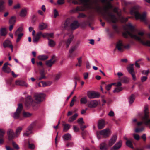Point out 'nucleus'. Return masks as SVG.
I'll return each mask as SVG.
<instances>
[{"label": "nucleus", "instance_id": "nucleus-1", "mask_svg": "<svg viewBox=\"0 0 150 150\" xmlns=\"http://www.w3.org/2000/svg\"><path fill=\"white\" fill-rule=\"evenodd\" d=\"M124 28L125 30V32L123 33L124 37L127 38L129 35L132 38L139 41L143 45L150 47V41L145 40L144 37H143L144 33L142 31L139 32L137 34H136L134 28L131 23L126 25Z\"/></svg>", "mask_w": 150, "mask_h": 150}, {"label": "nucleus", "instance_id": "nucleus-2", "mask_svg": "<svg viewBox=\"0 0 150 150\" xmlns=\"http://www.w3.org/2000/svg\"><path fill=\"white\" fill-rule=\"evenodd\" d=\"M138 8V6L133 7L131 10L130 13L132 15H134L136 19H139L141 21L145 22L146 21V13L144 12L142 14H140L137 11Z\"/></svg>", "mask_w": 150, "mask_h": 150}, {"label": "nucleus", "instance_id": "nucleus-3", "mask_svg": "<svg viewBox=\"0 0 150 150\" xmlns=\"http://www.w3.org/2000/svg\"><path fill=\"white\" fill-rule=\"evenodd\" d=\"M45 95L43 93H36L34 95L35 100V103H39L42 101Z\"/></svg>", "mask_w": 150, "mask_h": 150}, {"label": "nucleus", "instance_id": "nucleus-4", "mask_svg": "<svg viewBox=\"0 0 150 150\" xmlns=\"http://www.w3.org/2000/svg\"><path fill=\"white\" fill-rule=\"evenodd\" d=\"M18 105V107L16 111L14 113L13 115V117L15 119H18L20 118V115L23 108L22 104H19Z\"/></svg>", "mask_w": 150, "mask_h": 150}, {"label": "nucleus", "instance_id": "nucleus-5", "mask_svg": "<svg viewBox=\"0 0 150 150\" xmlns=\"http://www.w3.org/2000/svg\"><path fill=\"white\" fill-rule=\"evenodd\" d=\"M87 95L89 98L93 99L98 98L100 96V94L98 92L90 91L87 92Z\"/></svg>", "mask_w": 150, "mask_h": 150}, {"label": "nucleus", "instance_id": "nucleus-6", "mask_svg": "<svg viewBox=\"0 0 150 150\" xmlns=\"http://www.w3.org/2000/svg\"><path fill=\"white\" fill-rule=\"evenodd\" d=\"M36 122H33L27 128L26 131L23 133V135L24 136H28L32 133V129L35 126Z\"/></svg>", "mask_w": 150, "mask_h": 150}, {"label": "nucleus", "instance_id": "nucleus-7", "mask_svg": "<svg viewBox=\"0 0 150 150\" xmlns=\"http://www.w3.org/2000/svg\"><path fill=\"white\" fill-rule=\"evenodd\" d=\"M124 44L123 41L121 40H119L117 42L115 48L120 52H122L124 50Z\"/></svg>", "mask_w": 150, "mask_h": 150}, {"label": "nucleus", "instance_id": "nucleus-8", "mask_svg": "<svg viewBox=\"0 0 150 150\" xmlns=\"http://www.w3.org/2000/svg\"><path fill=\"white\" fill-rule=\"evenodd\" d=\"M111 133L110 129L108 128L101 130L99 132V134L105 137H108L111 134Z\"/></svg>", "mask_w": 150, "mask_h": 150}, {"label": "nucleus", "instance_id": "nucleus-9", "mask_svg": "<svg viewBox=\"0 0 150 150\" xmlns=\"http://www.w3.org/2000/svg\"><path fill=\"white\" fill-rule=\"evenodd\" d=\"M7 134L8 135V139L9 140L16 138L15 133L14 134L13 130L11 129H9L7 132Z\"/></svg>", "mask_w": 150, "mask_h": 150}, {"label": "nucleus", "instance_id": "nucleus-10", "mask_svg": "<svg viewBox=\"0 0 150 150\" xmlns=\"http://www.w3.org/2000/svg\"><path fill=\"white\" fill-rule=\"evenodd\" d=\"M106 125L105 120L103 119H100L99 120L98 122V127L99 129L103 128Z\"/></svg>", "mask_w": 150, "mask_h": 150}, {"label": "nucleus", "instance_id": "nucleus-11", "mask_svg": "<svg viewBox=\"0 0 150 150\" xmlns=\"http://www.w3.org/2000/svg\"><path fill=\"white\" fill-rule=\"evenodd\" d=\"M98 104V102L97 100H92L89 102L87 105L90 108H93L96 107Z\"/></svg>", "mask_w": 150, "mask_h": 150}, {"label": "nucleus", "instance_id": "nucleus-12", "mask_svg": "<svg viewBox=\"0 0 150 150\" xmlns=\"http://www.w3.org/2000/svg\"><path fill=\"white\" fill-rule=\"evenodd\" d=\"M33 100L31 96H28L26 99L25 105L28 107L31 105L33 107H34V106L33 104Z\"/></svg>", "mask_w": 150, "mask_h": 150}, {"label": "nucleus", "instance_id": "nucleus-13", "mask_svg": "<svg viewBox=\"0 0 150 150\" xmlns=\"http://www.w3.org/2000/svg\"><path fill=\"white\" fill-rule=\"evenodd\" d=\"M41 35L42 32H39L37 33L34 36L33 38V42L34 43L37 42L41 36Z\"/></svg>", "mask_w": 150, "mask_h": 150}, {"label": "nucleus", "instance_id": "nucleus-14", "mask_svg": "<svg viewBox=\"0 0 150 150\" xmlns=\"http://www.w3.org/2000/svg\"><path fill=\"white\" fill-rule=\"evenodd\" d=\"M79 25L77 21L75 20L70 25V27L72 30H74L77 28Z\"/></svg>", "mask_w": 150, "mask_h": 150}, {"label": "nucleus", "instance_id": "nucleus-15", "mask_svg": "<svg viewBox=\"0 0 150 150\" xmlns=\"http://www.w3.org/2000/svg\"><path fill=\"white\" fill-rule=\"evenodd\" d=\"M117 139V136L115 135H113L109 141V145L110 146H112L115 143Z\"/></svg>", "mask_w": 150, "mask_h": 150}, {"label": "nucleus", "instance_id": "nucleus-16", "mask_svg": "<svg viewBox=\"0 0 150 150\" xmlns=\"http://www.w3.org/2000/svg\"><path fill=\"white\" fill-rule=\"evenodd\" d=\"M71 21V18H68L64 22V23L62 24V26L63 27L66 28L68 27Z\"/></svg>", "mask_w": 150, "mask_h": 150}, {"label": "nucleus", "instance_id": "nucleus-17", "mask_svg": "<svg viewBox=\"0 0 150 150\" xmlns=\"http://www.w3.org/2000/svg\"><path fill=\"white\" fill-rule=\"evenodd\" d=\"M27 9L25 8H23L21 11L19 16L21 17L24 18L27 14Z\"/></svg>", "mask_w": 150, "mask_h": 150}, {"label": "nucleus", "instance_id": "nucleus-18", "mask_svg": "<svg viewBox=\"0 0 150 150\" xmlns=\"http://www.w3.org/2000/svg\"><path fill=\"white\" fill-rule=\"evenodd\" d=\"M11 45H12L11 41L8 40H5L3 43V46L5 48L8 47H10Z\"/></svg>", "mask_w": 150, "mask_h": 150}, {"label": "nucleus", "instance_id": "nucleus-19", "mask_svg": "<svg viewBox=\"0 0 150 150\" xmlns=\"http://www.w3.org/2000/svg\"><path fill=\"white\" fill-rule=\"evenodd\" d=\"M73 38V36L72 35H71L70 36V37L65 41V43L67 48H68L69 47Z\"/></svg>", "mask_w": 150, "mask_h": 150}, {"label": "nucleus", "instance_id": "nucleus-20", "mask_svg": "<svg viewBox=\"0 0 150 150\" xmlns=\"http://www.w3.org/2000/svg\"><path fill=\"white\" fill-rule=\"evenodd\" d=\"M55 61V60H54L53 58H52L51 59L46 61L45 64L48 67H50L54 63Z\"/></svg>", "mask_w": 150, "mask_h": 150}, {"label": "nucleus", "instance_id": "nucleus-21", "mask_svg": "<svg viewBox=\"0 0 150 150\" xmlns=\"http://www.w3.org/2000/svg\"><path fill=\"white\" fill-rule=\"evenodd\" d=\"M15 84L17 85L20 86H27V84L25 83L24 81L22 80H17L15 82Z\"/></svg>", "mask_w": 150, "mask_h": 150}, {"label": "nucleus", "instance_id": "nucleus-22", "mask_svg": "<svg viewBox=\"0 0 150 150\" xmlns=\"http://www.w3.org/2000/svg\"><path fill=\"white\" fill-rule=\"evenodd\" d=\"M122 141L120 140L118 142L116 143L113 146V148L115 150H117L120 148L122 145Z\"/></svg>", "mask_w": 150, "mask_h": 150}, {"label": "nucleus", "instance_id": "nucleus-23", "mask_svg": "<svg viewBox=\"0 0 150 150\" xmlns=\"http://www.w3.org/2000/svg\"><path fill=\"white\" fill-rule=\"evenodd\" d=\"M7 34L6 29L5 27L1 28L0 29V34L3 36H5Z\"/></svg>", "mask_w": 150, "mask_h": 150}, {"label": "nucleus", "instance_id": "nucleus-24", "mask_svg": "<svg viewBox=\"0 0 150 150\" xmlns=\"http://www.w3.org/2000/svg\"><path fill=\"white\" fill-rule=\"evenodd\" d=\"M4 0H0V12H2L5 10Z\"/></svg>", "mask_w": 150, "mask_h": 150}, {"label": "nucleus", "instance_id": "nucleus-25", "mask_svg": "<svg viewBox=\"0 0 150 150\" xmlns=\"http://www.w3.org/2000/svg\"><path fill=\"white\" fill-rule=\"evenodd\" d=\"M23 129V127H18L16 129L15 131L16 137H17L20 135Z\"/></svg>", "mask_w": 150, "mask_h": 150}, {"label": "nucleus", "instance_id": "nucleus-26", "mask_svg": "<svg viewBox=\"0 0 150 150\" xmlns=\"http://www.w3.org/2000/svg\"><path fill=\"white\" fill-rule=\"evenodd\" d=\"M47 27V25L46 23H40L38 26V28L39 30H42L46 29Z\"/></svg>", "mask_w": 150, "mask_h": 150}, {"label": "nucleus", "instance_id": "nucleus-27", "mask_svg": "<svg viewBox=\"0 0 150 150\" xmlns=\"http://www.w3.org/2000/svg\"><path fill=\"white\" fill-rule=\"evenodd\" d=\"M78 116V114L77 113L75 114L73 116L69 118L68 120V122L70 123L76 120Z\"/></svg>", "mask_w": 150, "mask_h": 150}, {"label": "nucleus", "instance_id": "nucleus-28", "mask_svg": "<svg viewBox=\"0 0 150 150\" xmlns=\"http://www.w3.org/2000/svg\"><path fill=\"white\" fill-rule=\"evenodd\" d=\"M134 65L133 64H131L127 68L128 71L131 74L134 73V69L133 67Z\"/></svg>", "mask_w": 150, "mask_h": 150}, {"label": "nucleus", "instance_id": "nucleus-29", "mask_svg": "<svg viewBox=\"0 0 150 150\" xmlns=\"http://www.w3.org/2000/svg\"><path fill=\"white\" fill-rule=\"evenodd\" d=\"M99 147L100 150H106L107 149V144L105 142L101 143Z\"/></svg>", "mask_w": 150, "mask_h": 150}, {"label": "nucleus", "instance_id": "nucleus-30", "mask_svg": "<svg viewBox=\"0 0 150 150\" xmlns=\"http://www.w3.org/2000/svg\"><path fill=\"white\" fill-rule=\"evenodd\" d=\"M40 76L38 78V79L39 80H41L43 79L46 78L44 70H42L40 71Z\"/></svg>", "mask_w": 150, "mask_h": 150}, {"label": "nucleus", "instance_id": "nucleus-31", "mask_svg": "<svg viewBox=\"0 0 150 150\" xmlns=\"http://www.w3.org/2000/svg\"><path fill=\"white\" fill-rule=\"evenodd\" d=\"M16 21V18L15 16H12L11 17L9 21L10 24L14 25Z\"/></svg>", "mask_w": 150, "mask_h": 150}, {"label": "nucleus", "instance_id": "nucleus-32", "mask_svg": "<svg viewBox=\"0 0 150 150\" xmlns=\"http://www.w3.org/2000/svg\"><path fill=\"white\" fill-rule=\"evenodd\" d=\"M23 30V28L22 27H19L15 32L14 35L16 36V35H19L20 34H23L21 32Z\"/></svg>", "mask_w": 150, "mask_h": 150}, {"label": "nucleus", "instance_id": "nucleus-33", "mask_svg": "<svg viewBox=\"0 0 150 150\" xmlns=\"http://www.w3.org/2000/svg\"><path fill=\"white\" fill-rule=\"evenodd\" d=\"M63 126H64L63 130L65 132L67 131L71 127V125L69 124H63Z\"/></svg>", "mask_w": 150, "mask_h": 150}, {"label": "nucleus", "instance_id": "nucleus-34", "mask_svg": "<svg viewBox=\"0 0 150 150\" xmlns=\"http://www.w3.org/2000/svg\"><path fill=\"white\" fill-rule=\"evenodd\" d=\"M48 44L49 46L50 47H54L55 45V42L52 40H50L48 38Z\"/></svg>", "mask_w": 150, "mask_h": 150}, {"label": "nucleus", "instance_id": "nucleus-35", "mask_svg": "<svg viewBox=\"0 0 150 150\" xmlns=\"http://www.w3.org/2000/svg\"><path fill=\"white\" fill-rule=\"evenodd\" d=\"M71 136L69 133H67L63 136L64 140H69L71 139Z\"/></svg>", "mask_w": 150, "mask_h": 150}, {"label": "nucleus", "instance_id": "nucleus-36", "mask_svg": "<svg viewBox=\"0 0 150 150\" xmlns=\"http://www.w3.org/2000/svg\"><path fill=\"white\" fill-rule=\"evenodd\" d=\"M81 104H86L87 102V97L86 96L81 98L80 100Z\"/></svg>", "mask_w": 150, "mask_h": 150}, {"label": "nucleus", "instance_id": "nucleus-37", "mask_svg": "<svg viewBox=\"0 0 150 150\" xmlns=\"http://www.w3.org/2000/svg\"><path fill=\"white\" fill-rule=\"evenodd\" d=\"M48 56L45 55H41L38 56V58L40 60H45L48 58Z\"/></svg>", "mask_w": 150, "mask_h": 150}, {"label": "nucleus", "instance_id": "nucleus-38", "mask_svg": "<svg viewBox=\"0 0 150 150\" xmlns=\"http://www.w3.org/2000/svg\"><path fill=\"white\" fill-rule=\"evenodd\" d=\"M135 99V96L133 94L131 95L128 98L129 104H132L134 102Z\"/></svg>", "mask_w": 150, "mask_h": 150}, {"label": "nucleus", "instance_id": "nucleus-39", "mask_svg": "<svg viewBox=\"0 0 150 150\" xmlns=\"http://www.w3.org/2000/svg\"><path fill=\"white\" fill-rule=\"evenodd\" d=\"M62 72H59L57 73L55 76V79L56 80H58L62 76Z\"/></svg>", "mask_w": 150, "mask_h": 150}, {"label": "nucleus", "instance_id": "nucleus-40", "mask_svg": "<svg viewBox=\"0 0 150 150\" xmlns=\"http://www.w3.org/2000/svg\"><path fill=\"white\" fill-rule=\"evenodd\" d=\"M132 140L130 139V140H127V141L126 142V145L130 148H133L132 144Z\"/></svg>", "mask_w": 150, "mask_h": 150}, {"label": "nucleus", "instance_id": "nucleus-41", "mask_svg": "<svg viewBox=\"0 0 150 150\" xmlns=\"http://www.w3.org/2000/svg\"><path fill=\"white\" fill-rule=\"evenodd\" d=\"M23 115L24 117H28L31 116L32 114L28 112H23Z\"/></svg>", "mask_w": 150, "mask_h": 150}, {"label": "nucleus", "instance_id": "nucleus-42", "mask_svg": "<svg viewBox=\"0 0 150 150\" xmlns=\"http://www.w3.org/2000/svg\"><path fill=\"white\" fill-rule=\"evenodd\" d=\"M82 57H80L77 58L78 63L76 65V66H78L79 67H81V66L82 63Z\"/></svg>", "mask_w": 150, "mask_h": 150}, {"label": "nucleus", "instance_id": "nucleus-43", "mask_svg": "<svg viewBox=\"0 0 150 150\" xmlns=\"http://www.w3.org/2000/svg\"><path fill=\"white\" fill-rule=\"evenodd\" d=\"M123 89V88L122 87H117L113 91V92L114 93H117L118 92L121 91H122Z\"/></svg>", "mask_w": 150, "mask_h": 150}, {"label": "nucleus", "instance_id": "nucleus-44", "mask_svg": "<svg viewBox=\"0 0 150 150\" xmlns=\"http://www.w3.org/2000/svg\"><path fill=\"white\" fill-rule=\"evenodd\" d=\"M12 144L13 147L16 149L18 150L19 149V147L18 145L14 141L12 142Z\"/></svg>", "mask_w": 150, "mask_h": 150}, {"label": "nucleus", "instance_id": "nucleus-45", "mask_svg": "<svg viewBox=\"0 0 150 150\" xmlns=\"http://www.w3.org/2000/svg\"><path fill=\"white\" fill-rule=\"evenodd\" d=\"M5 133V131L3 129H0V138H4Z\"/></svg>", "mask_w": 150, "mask_h": 150}, {"label": "nucleus", "instance_id": "nucleus-46", "mask_svg": "<svg viewBox=\"0 0 150 150\" xmlns=\"http://www.w3.org/2000/svg\"><path fill=\"white\" fill-rule=\"evenodd\" d=\"M23 35V34H19V35H16V37H17V38L16 40V42H18L21 39V37H22V36Z\"/></svg>", "mask_w": 150, "mask_h": 150}, {"label": "nucleus", "instance_id": "nucleus-47", "mask_svg": "<svg viewBox=\"0 0 150 150\" xmlns=\"http://www.w3.org/2000/svg\"><path fill=\"white\" fill-rule=\"evenodd\" d=\"M8 65H9V64L8 62L4 64L2 68V70L3 71H6V69L8 67Z\"/></svg>", "mask_w": 150, "mask_h": 150}, {"label": "nucleus", "instance_id": "nucleus-48", "mask_svg": "<svg viewBox=\"0 0 150 150\" xmlns=\"http://www.w3.org/2000/svg\"><path fill=\"white\" fill-rule=\"evenodd\" d=\"M28 147L29 149L31 150L34 149L35 148V146L33 144H30L29 142L28 143Z\"/></svg>", "mask_w": 150, "mask_h": 150}, {"label": "nucleus", "instance_id": "nucleus-49", "mask_svg": "<svg viewBox=\"0 0 150 150\" xmlns=\"http://www.w3.org/2000/svg\"><path fill=\"white\" fill-rule=\"evenodd\" d=\"M129 18V17L125 18L124 17H122L120 18V20L122 22H125L127 21Z\"/></svg>", "mask_w": 150, "mask_h": 150}, {"label": "nucleus", "instance_id": "nucleus-50", "mask_svg": "<svg viewBox=\"0 0 150 150\" xmlns=\"http://www.w3.org/2000/svg\"><path fill=\"white\" fill-rule=\"evenodd\" d=\"M76 49V47L75 46L71 47L69 50V52L72 53L74 50Z\"/></svg>", "mask_w": 150, "mask_h": 150}, {"label": "nucleus", "instance_id": "nucleus-51", "mask_svg": "<svg viewBox=\"0 0 150 150\" xmlns=\"http://www.w3.org/2000/svg\"><path fill=\"white\" fill-rule=\"evenodd\" d=\"M74 145V143L72 142H69L66 144V146L68 147H73Z\"/></svg>", "mask_w": 150, "mask_h": 150}, {"label": "nucleus", "instance_id": "nucleus-52", "mask_svg": "<svg viewBox=\"0 0 150 150\" xmlns=\"http://www.w3.org/2000/svg\"><path fill=\"white\" fill-rule=\"evenodd\" d=\"M77 122L78 123L80 124H82L83 123H84L83 119L82 118H81L78 119L77 120Z\"/></svg>", "mask_w": 150, "mask_h": 150}, {"label": "nucleus", "instance_id": "nucleus-53", "mask_svg": "<svg viewBox=\"0 0 150 150\" xmlns=\"http://www.w3.org/2000/svg\"><path fill=\"white\" fill-rule=\"evenodd\" d=\"M134 138L136 140H139V136L138 134L134 133L133 134Z\"/></svg>", "mask_w": 150, "mask_h": 150}, {"label": "nucleus", "instance_id": "nucleus-54", "mask_svg": "<svg viewBox=\"0 0 150 150\" xmlns=\"http://www.w3.org/2000/svg\"><path fill=\"white\" fill-rule=\"evenodd\" d=\"M54 18H56L59 15L56 9L54 10Z\"/></svg>", "mask_w": 150, "mask_h": 150}, {"label": "nucleus", "instance_id": "nucleus-55", "mask_svg": "<svg viewBox=\"0 0 150 150\" xmlns=\"http://www.w3.org/2000/svg\"><path fill=\"white\" fill-rule=\"evenodd\" d=\"M149 73V70L148 69L147 70H143L142 71V73L143 75H147Z\"/></svg>", "mask_w": 150, "mask_h": 150}, {"label": "nucleus", "instance_id": "nucleus-56", "mask_svg": "<svg viewBox=\"0 0 150 150\" xmlns=\"http://www.w3.org/2000/svg\"><path fill=\"white\" fill-rule=\"evenodd\" d=\"M113 11L116 13H117L118 16H120V14L119 13L118 11V8H115L113 10Z\"/></svg>", "mask_w": 150, "mask_h": 150}, {"label": "nucleus", "instance_id": "nucleus-57", "mask_svg": "<svg viewBox=\"0 0 150 150\" xmlns=\"http://www.w3.org/2000/svg\"><path fill=\"white\" fill-rule=\"evenodd\" d=\"M144 129V128L143 127H142L141 128H137L135 129V132H138L143 131Z\"/></svg>", "mask_w": 150, "mask_h": 150}, {"label": "nucleus", "instance_id": "nucleus-58", "mask_svg": "<svg viewBox=\"0 0 150 150\" xmlns=\"http://www.w3.org/2000/svg\"><path fill=\"white\" fill-rule=\"evenodd\" d=\"M86 15L83 13H79V16H78V18H83L85 17Z\"/></svg>", "mask_w": 150, "mask_h": 150}, {"label": "nucleus", "instance_id": "nucleus-59", "mask_svg": "<svg viewBox=\"0 0 150 150\" xmlns=\"http://www.w3.org/2000/svg\"><path fill=\"white\" fill-rule=\"evenodd\" d=\"M73 129L75 132H78L79 130V128L76 126L75 125L73 126Z\"/></svg>", "mask_w": 150, "mask_h": 150}, {"label": "nucleus", "instance_id": "nucleus-60", "mask_svg": "<svg viewBox=\"0 0 150 150\" xmlns=\"http://www.w3.org/2000/svg\"><path fill=\"white\" fill-rule=\"evenodd\" d=\"M112 86L111 85V84L108 85L106 86L105 87V88L107 90L109 91L110 89L112 87Z\"/></svg>", "mask_w": 150, "mask_h": 150}, {"label": "nucleus", "instance_id": "nucleus-61", "mask_svg": "<svg viewBox=\"0 0 150 150\" xmlns=\"http://www.w3.org/2000/svg\"><path fill=\"white\" fill-rule=\"evenodd\" d=\"M147 76H142L141 78V80L142 82L145 81L147 79Z\"/></svg>", "mask_w": 150, "mask_h": 150}, {"label": "nucleus", "instance_id": "nucleus-62", "mask_svg": "<svg viewBox=\"0 0 150 150\" xmlns=\"http://www.w3.org/2000/svg\"><path fill=\"white\" fill-rule=\"evenodd\" d=\"M88 72H86L84 73L83 76L85 79H87L88 77Z\"/></svg>", "mask_w": 150, "mask_h": 150}, {"label": "nucleus", "instance_id": "nucleus-63", "mask_svg": "<svg viewBox=\"0 0 150 150\" xmlns=\"http://www.w3.org/2000/svg\"><path fill=\"white\" fill-rule=\"evenodd\" d=\"M20 5L19 4H18L14 6L13 8L14 9H17L20 8Z\"/></svg>", "mask_w": 150, "mask_h": 150}, {"label": "nucleus", "instance_id": "nucleus-64", "mask_svg": "<svg viewBox=\"0 0 150 150\" xmlns=\"http://www.w3.org/2000/svg\"><path fill=\"white\" fill-rule=\"evenodd\" d=\"M57 2L58 4L61 5L64 3V0H58Z\"/></svg>", "mask_w": 150, "mask_h": 150}]
</instances>
